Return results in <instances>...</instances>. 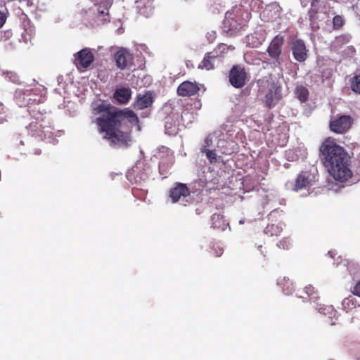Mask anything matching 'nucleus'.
<instances>
[{
    "label": "nucleus",
    "mask_w": 360,
    "mask_h": 360,
    "mask_svg": "<svg viewBox=\"0 0 360 360\" xmlns=\"http://www.w3.org/2000/svg\"><path fill=\"white\" fill-rule=\"evenodd\" d=\"M95 115H99L94 122L99 133L112 145H127L130 141L128 132L131 125H139V117L131 109H120L110 104L100 103L94 109Z\"/></svg>",
    "instance_id": "f257e3e1"
},
{
    "label": "nucleus",
    "mask_w": 360,
    "mask_h": 360,
    "mask_svg": "<svg viewBox=\"0 0 360 360\" xmlns=\"http://www.w3.org/2000/svg\"><path fill=\"white\" fill-rule=\"evenodd\" d=\"M321 158L324 167L335 180L345 182L352 176L349 168V157L345 148L333 139H326L320 146Z\"/></svg>",
    "instance_id": "f03ea898"
},
{
    "label": "nucleus",
    "mask_w": 360,
    "mask_h": 360,
    "mask_svg": "<svg viewBox=\"0 0 360 360\" xmlns=\"http://www.w3.org/2000/svg\"><path fill=\"white\" fill-rule=\"evenodd\" d=\"M244 11L240 7H234L226 13L223 22V30L225 32H236L245 24L243 18Z\"/></svg>",
    "instance_id": "7ed1b4c3"
},
{
    "label": "nucleus",
    "mask_w": 360,
    "mask_h": 360,
    "mask_svg": "<svg viewBox=\"0 0 360 360\" xmlns=\"http://www.w3.org/2000/svg\"><path fill=\"white\" fill-rule=\"evenodd\" d=\"M284 44L285 36L281 34H278L273 38L267 47L266 52L271 60H272L271 63L274 64L275 67H279L281 65V56Z\"/></svg>",
    "instance_id": "20e7f679"
},
{
    "label": "nucleus",
    "mask_w": 360,
    "mask_h": 360,
    "mask_svg": "<svg viewBox=\"0 0 360 360\" xmlns=\"http://www.w3.org/2000/svg\"><path fill=\"white\" fill-rule=\"evenodd\" d=\"M191 195L190 188L186 184L183 183H175L174 186L169 190V197L173 203L179 202L186 205L185 202L188 201L186 200Z\"/></svg>",
    "instance_id": "39448f33"
},
{
    "label": "nucleus",
    "mask_w": 360,
    "mask_h": 360,
    "mask_svg": "<svg viewBox=\"0 0 360 360\" xmlns=\"http://www.w3.org/2000/svg\"><path fill=\"white\" fill-rule=\"evenodd\" d=\"M94 60V55L90 49H83L75 54L74 63L79 72L86 70Z\"/></svg>",
    "instance_id": "423d86ee"
},
{
    "label": "nucleus",
    "mask_w": 360,
    "mask_h": 360,
    "mask_svg": "<svg viewBox=\"0 0 360 360\" xmlns=\"http://www.w3.org/2000/svg\"><path fill=\"white\" fill-rule=\"evenodd\" d=\"M353 120L349 115H341L331 120L329 124L330 131L336 134H345L351 128Z\"/></svg>",
    "instance_id": "0eeeda50"
},
{
    "label": "nucleus",
    "mask_w": 360,
    "mask_h": 360,
    "mask_svg": "<svg viewBox=\"0 0 360 360\" xmlns=\"http://www.w3.org/2000/svg\"><path fill=\"white\" fill-rule=\"evenodd\" d=\"M316 181L314 174L308 171L301 172L296 177L292 190L299 191L304 188H309L315 184Z\"/></svg>",
    "instance_id": "6e6552de"
},
{
    "label": "nucleus",
    "mask_w": 360,
    "mask_h": 360,
    "mask_svg": "<svg viewBox=\"0 0 360 360\" xmlns=\"http://www.w3.org/2000/svg\"><path fill=\"white\" fill-rule=\"evenodd\" d=\"M229 82L235 88H242L246 82L247 73L243 68L233 66L229 72Z\"/></svg>",
    "instance_id": "1a4fd4ad"
},
{
    "label": "nucleus",
    "mask_w": 360,
    "mask_h": 360,
    "mask_svg": "<svg viewBox=\"0 0 360 360\" xmlns=\"http://www.w3.org/2000/svg\"><path fill=\"white\" fill-rule=\"evenodd\" d=\"M323 1L321 0H312L311 8L309 10V20L313 22H317L326 19L328 16L326 13L323 12L325 6H322Z\"/></svg>",
    "instance_id": "9d476101"
},
{
    "label": "nucleus",
    "mask_w": 360,
    "mask_h": 360,
    "mask_svg": "<svg viewBox=\"0 0 360 360\" xmlns=\"http://www.w3.org/2000/svg\"><path fill=\"white\" fill-rule=\"evenodd\" d=\"M291 50L293 58L298 62H304L307 58V52L305 43L303 40L297 39L291 44Z\"/></svg>",
    "instance_id": "9b49d317"
},
{
    "label": "nucleus",
    "mask_w": 360,
    "mask_h": 360,
    "mask_svg": "<svg viewBox=\"0 0 360 360\" xmlns=\"http://www.w3.org/2000/svg\"><path fill=\"white\" fill-rule=\"evenodd\" d=\"M199 91L200 87L197 82L184 81L179 85L176 92L180 96L190 97L196 95Z\"/></svg>",
    "instance_id": "f8f14e48"
},
{
    "label": "nucleus",
    "mask_w": 360,
    "mask_h": 360,
    "mask_svg": "<svg viewBox=\"0 0 360 360\" xmlns=\"http://www.w3.org/2000/svg\"><path fill=\"white\" fill-rule=\"evenodd\" d=\"M114 58L117 68L124 70L132 63L134 57L127 49L122 48L115 53Z\"/></svg>",
    "instance_id": "ddd939ff"
},
{
    "label": "nucleus",
    "mask_w": 360,
    "mask_h": 360,
    "mask_svg": "<svg viewBox=\"0 0 360 360\" xmlns=\"http://www.w3.org/2000/svg\"><path fill=\"white\" fill-rule=\"evenodd\" d=\"M153 94L151 91H146L144 94H138L133 107L136 110L146 109L153 104Z\"/></svg>",
    "instance_id": "4468645a"
},
{
    "label": "nucleus",
    "mask_w": 360,
    "mask_h": 360,
    "mask_svg": "<svg viewBox=\"0 0 360 360\" xmlns=\"http://www.w3.org/2000/svg\"><path fill=\"white\" fill-rule=\"evenodd\" d=\"M281 98V86H274L265 96V105L269 108H272Z\"/></svg>",
    "instance_id": "2eb2a0df"
},
{
    "label": "nucleus",
    "mask_w": 360,
    "mask_h": 360,
    "mask_svg": "<svg viewBox=\"0 0 360 360\" xmlns=\"http://www.w3.org/2000/svg\"><path fill=\"white\" fill-rule=\"evenodd\" d=\"M28 106L39 105L44 102V97L38 92L37 89H27Z\"/></svg>",
    "instance_id": "dca6fc26"
},
{
    "label": "nucleus",
    "mask_w": 360,
    "mask_h": 360,
    "mask_svg": "<svg viewBox=\"0 0 360 360\" xmlns=\"http://www.w3.org/2000/svg\"><path fill=\"white\" fill-rule=\"evenodd\" d=\"M217 60H219L211 52L205 53L203 60L198 65L199 69H205L210 70L214 68V64Z\"/></svg>",
    "instance_id": "f3484780"
},
{
    "label": "nucleus",
    "mask_w": 360,
    "mask_h": 360,
    "mask_svg": "<svg viewBox=\"0 0 360 360\" xmlns=\"http://www.w3.org/2000/svg\"><path fill=\"white\" fill-rule=\"evenodd\" d=\"M131 91L129 88H121L117 89L114 93L115 98L122 104H126L131 98Z\"/></svg>",
    "instance_id": "a211bd4d"
},
{
    "label": "nucleus",
    "mask_w": 360,
    "mask_h": 360,
    "mask_svg": "<svg viewBox=\"0 0 360 360\" xmlns=\"http://www.w3.org/2000/svg\"><path fill=\"white\" fill-rule=\"evenodd\" d=\"M14 100L20 108L27 107V90L24 89H17L14 94Z\"/></svg>",
    "instance_id": "6ab92c4d"
},
{
    "label": "nucleus",
    "mask_w": 360,
    "mask_h": 360,
    "mask_svg": "<svg viewBox=\"0 0 360 360\" xmlns=\"http://www.w3.org/2000/svg\"><path fill=\"white\" fill-rule=\"evenodd\" d=\"M212 227L215 229L225 230L228 225L224 216L221 214L214 213L211 217Z\"/></svg>",
    "instance_id": "aec40b11"
},
{
    "label": "nucleus",
    "mask_w": 360,
    "mask_h": 360,
    "mask_svg": "<svg viewBox=\"0 0 360 360\" xmlns=\"http://www.w3.org/2000/svg\"><path fill=\"white\" fill-rule=\"evenodd\" d=\"M229 49L233 50V46H227L226 44L221 43L218 44L211 52L219 61L227 53Z\"/></svg>",
    "instance_id": "412c9836"
},
{
    "label": "nucleus",
    "mask_w": 360,
    "mask_h": 360,
    "mask_svg": "<svg viewBox=\"0 0 360 360\" xmlns=\"http://www.w3.org/2000/svg\"><path fill=\"white\" fill-rule=\"evenodd\" d=\"M32 136L42 137L44 136V126L37 120L32 121L27 127Z\"/></svg>",
    "instance_id": "4be33fe9"
},
{
    "label": "nucleus",
    "mask_w": 360,
    "mask_h": 360,
    "mask_svg": "<svg viewBox=\"0 0 360 360\" xmlns=\"http://www.w3.org/2000/svg\"><path fill=\"white\" fill-rule=\"evenodd\" d=\"M278 285L283 288V291L285 295L292 294L294 291L293 283L290 281L289 278H283L278 281Z\"/></svg>",
    "instance_id": "5701e85b"
},
{
    "label": "nucleus",
    "mask_w": 360,
    "mask_h": 360,
    "mask_svg": "<svg viewBox=\"0 0 360 360\" xmlns=\"http://www.w3.org/2000/svg\"><path fill=\"white\" fill-rule=\"evenodd\" d=\"M295 94L297 98L301 102H306L309 98V91L304 86H298L295 89Z\"/></svg>",
    "instance_id": "b1692460"
},
{
    "label": "nucleus",
    "mask_w": 360,
    "mask_h": 360,
    "mask_svg": "<svg viewBox=\"0 0 360 360\" xmlns=\"http://www.w3.org/2000/svg\"><path fill=\"white\" fill-rule=\"evenodd\" d=\"M283 229L277 224H269L265 229V233L269 236H278L281 233Z\"/></svg>",
    "instance_id": "393cba45"
},
{
    "label": "nucleus",
    "mask_w": 360,
    "mask_h": 360,
    "mask_svg": "<svg viewBox=\"0 0 360 360\" xmlns=\"http://www.w3.org/2000/svg\"><path fill=\"white\" fill-rule=\"evenodd\" d=\"M351 90L356 94H360V75H355L350 80Z\"/></svg>",
    "instance_id": "a878e982"
},
{
    "label": "nucleus",
    "mask_w": 360,
    "mask_h": 360,
    "mask_svg": "<svg viewBox=\"0 0 360 360\" xmlns=\"http://www.w3.org/2000/svg\"><path fill=\"white\" fill-rule=\"evenodd\" d=\"M5 79L14 84H18L20 83V78L19 75L13 71H6L4 72Z\"/></svg>",
    "instance_id": "bb28decb"
},
{
    "label": "nucleus",
    "mask_w": 360,
    "mask_h": 360,
    "mask_svg": "<svg viewBox=\"0 0 360 360\" xmlns=\"http://www.w3.org/2000/svg\"><path fill=\"white\" fill-rule=\"evenodd\" d=\"M181 120L187 124L193 122L194 120V115L188 109H185L181 112Z\"/></svg>",
    "instance_id": "cd10ccee"
},
{
    "label": "nucleus",
    "mask_w": 360,
    "mask_h": 360,
    "mask_svg": "<svg viewBox=\"0 0 360 360\" xmlns=\"http://www.w3.org/2000/svg\"><path fill=\"white\" fill-rule=\"evenodd\" d=\"M305 292L308 297H309L313 300H316L319 298L318 296L317 291L315 290V288L311 285H309L304 288Z\"/></svg>",
    "instance_id": "c85d7f7f"
},
{
    "label": "nucleus",
    "mask_w": 360,
    "mask_h": 360,
    "mask_svg": "<svg viewBox=\"0 0 360 360\" xmlns=\"http://www.w3.org/2000/svg\"><path fill=\"white\" fill-rule=\"evenodd\" d=\"M276 245L280 249L288 250L291 246V240L289 238L285 237L280 240Z\"/></svg>",
    "instance_id": "c756f323"
},
{
    "label": "nucleus",
    "mask_w": 360,
    "mask_h": 360,
    "mask_svg": "<svg viewBox=\"0 0 360 360\" xmlns=\"http://www.w3.org/2000/svg\"><path fill=\"white\" fill-rule=\"evenodd\" d=\"M345 23V20L342 16L337 15L333 19V27L334 30L340 29Z\"/></svg>",
    "instance_id": "7c9ffc66"
},
{
    "label": "nucleus",
    "mask_w": 360,
    "mask_h": 360,
    "mask_svg": "<svg viewBox=\"0 0 360 360\" xmlns=\"http://www.w3.org/2000/svg\"><path fill=\"white\" fill-rule=\"evenodd\" d=\"M202 153H205L210 162H214L217 160V155L214 150H211L207 148H202Z\"/></svg>",
    "instance_id": "2f4dec72"
},
{
    "label": "nucleus",
    "mask_w": 360,
    "mask_h": 360,
    "mask_svg": "<svg viewBox=\"0 0 360 360\" xmlns=\"http://www.w3.org/2000/svg\"><path fill=\"white\" fill-rule=\"evenodd\" d=\"M212 250L216 257H220L224 252V249L219 246H213Z\"/></svg>",
    "instance_id": "473e14b6"
},
{
    "label": "nucleus",
    "mask_w": 360,
    "mask_h": 360,
    "mask_svg": "<svg viewBox=\"0 0 360 360\" xmlns=\"http://www.w3.org/2000/svg\"><path fill=\"white\" fill-rule=\"evenodd\" d=\"M352 292L354 295L360 297V281L354 287Z\"/></svg>",
    "instance_id": "72a5a7b5"
},
{
    "label": "nucleus",
    "mask_w": 360,
    "mask_h": 360,
    "mask_svg": "<svg viewBox=\"0 0 360 360\" xmlns=\"http://www.w3.org/2000/svg\"><path fill=\"white\" fill-rule=\"evenodd\" d=\"M6 15L4 12L0 11V28L4 25L6 20Z\"/></svg>",
    "instance_id": "f704fd0d"
},
{
    "label": "nucleus",
    "mask_w": 360,
    "mask_h": 360,
    "mask_svg": "<svg viewBox=\"0 0 360 360\" xmlns=\"http://www.w3.org/2000/svg\"><path fill=\"white\" fill-rule=\"evenodd\" d=\"M259 251L262 255V256L265 258L267 256V251L266 247H263L262 245H259L257 247Z\"/></svg>",
    "instance_id": "c9c22d12"
},
{
    "label": "nucleus",
    "mask_w": 360,
    "mask_h": 360,
    "mask_svg": "<svg viewBox=\"0 0 360 360\" xmlns=\"http://www.w3.org/2000/svg\"><path fill=\"white\" fill-rule=\"evenodd\" d=\"M212 143V140L210 138H206L205 139L204 146L202 148H207V147L210 146Z\"/></svg>",
    "instance_id": "e433bc0d"
},
{
    "label": "nucleus",
    "mask_w": 360,
    "mask_h": 360,
    "mask_svg": "<svg viewBox=\"0 0 360 360\" xmlns=\"http://www.w3.org/2000/svg\"><path fill=\"white\" fill-rule=\"evenodd\" d=\"M5 34L6 35V38L8 39L12 35V33L9 31H7L5 32Z\"/></svg>",
    "instance_id": "4c0bfd02"
},
{
    "label": "nucleus",
    "mask_w": 360,
    "mask_h": 360,
    "mask_svg": "<svg viewBox=\"0 0 360 360\" xmlns=\"http://www.w3.org/2000/svg\"><path fill=\"white\" fill-rule=\"evenodd\" d=\"M41 150H40V149H36V150H34V154H36V155H40V154H41Z\"/></svg>",
    "instance_id": "58836bf2"
},
{
    "label": "nucleus",
    "mask_w": 360,
    "mask_h": 360,
    "mask_svg": "<svg viewBox=\"0 0 360 360\" xmlns=\"http://www.w3.org/2000/svg\"><path fill=\"white\" fill-rule=\"evenodd\" d=\"M99 13L101 14V15H107L108 14V12H105L104 10H102L101 11H99Z\"/></svg>",
    "instance_id": "ea45409f"
},
{
    "label": "nucleus",
    "mask_w": 360,
    "mask_h": 360,
    "mask_svg": "<svg viewBox=\"0 0 360 360\" xmlns=\"http://www.w3.org/2000/svg\"><path fill=\"white\" fill-rule=\"evenodd\" d=\"M244 221H240V224H243Z\"/></svg>",
    "instance_id": "a19ab883"
},
{
    "label": "nucleus",
    "mask_w": 360,
    "mask_h": 360,
    "mask_svg": "<svg viewBox=\"0 0 360 360\" xmlns=\"http://www.w3.org/2000/svg\"><path fill=\"white\" fill-rule=\"evenodd\" d=\"M359 161H360V155H359Z\"/></svg>",
    "instance_id": "79ce46f5"
}]
</instances>
